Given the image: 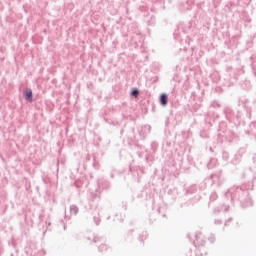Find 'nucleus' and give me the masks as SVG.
<instances>
[{"label":"nucleus","mask_w":256,"mask_h":256,"mask_svg":"<svg viewBox=\"0 0 256 256\" xmlns=\"http://www.w3.org/2000/svg\"><path fill=\"white\" fill-rule=\"evenodd\" d=\"M25 99L26 101H29V103H31L33 101V91H31L30 89L26 90Z\"/></svg>","instance_id":"nucleus-1"},{"label":"nucleus","mask_w":256,"mask_h":256,"mask_svg":"<svg viewBox=\"0 0 256 256\" xmlns=\"http://www.w3.org/2000/svg\"><path fill=\"white\" fill-rule=\"evenodd\" d=\"M160 103L161 105L165 106L167 105V94H162L160 97Z\"/></svg>","instance_id":"nucleus-2"},{"label":"nucleus","mask_w":256,"mask_h":256,"mask_svg":"<svg viewBox=\"0 0 256 256\" xmlns=\"http://www.w3.org/2000/svg\"><path fill=\"white\" fill-rule=\"evenodd\" d=\"M132 95H133L134 97H137V96L139 95V90H134V91H132Z\"/></svg>","instance_id":"nucleus-3"}]
</instances>
